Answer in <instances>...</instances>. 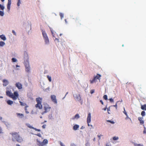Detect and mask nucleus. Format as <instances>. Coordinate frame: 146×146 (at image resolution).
<instances>
[{
    "label": "nucleus",
    "mask_w": 146,
    "mask_h": 146,
    "mask_svg": "<svg viewBox=\"0 0 146 146\" xmlns=\"http://www.w3.org/2000/svg\"><path fill=\"white\" fill-rule=\"evenodd\" d=\"M103 98L105 100H107L108 99L107 95H104L103 96Z\"/></svg>",
    "instance_id": "34"
},
{
    "label": "nucleus",
    "mask_w": 146,
    "mask_h": 146,
    "mask_svg": "<svg viewBox=\"0 0 146 146\" xmlns=\"http://www.w3.org/2000/svg\"><path fill=\"white\" fill-rule=\"evenodd\" d=\"M0 38L4 40H6V38L5 36L4 35H1L0 36Z\"/></svg>",
    "instance_id": "19"
},
{
    "label": "nucleus",
    "mask_w": 146,
    "mask_h": 146,
    "mask_svg": "<svg viewBox=\"0 0 146 146\" xmlns=\"http://www.w3.org/2000/svg\"><path fill=\"white\" fill-rule=\"evenodd\" d=\"M91 121V114L90 113H89L88 115V116L87 117V122L88 124V126H91L92 127V125H90L89 124V123Z\"/></svg>",
    "instance_id": "6"
},
{
    "label": "nucleus",
    "mask_w": 146,
    "mask_h": 146,
    "mask_svg": "<svg viewBox=\"0 0 146 146\" xmlns=\"http://www.w3.org/2000/svg\"><path fill=\"white\" fill-rule=\"evenodd\" d=\"M25 66L26 71L28 72H30V69L29 64H26L25 65Z\"/></svg>",
    "instance_id": "11"
},
{
    "label": "nucleus",
    "mask_w": 146,
    "mask_h": 146,
    "mask_svg": "<svg viewBox=\"0 0 146 146\" xmlns=\"http://www.w3.org/2000/svg\"><path fill=\"white\" fill-rule=\"evenodd\" d=\"M44 109L45 111L41 113L42 115H43L50 111L51 107L47 104H45L44 105Z\"/></svg>",
    "instance_id": "3"
},
{
    "label": "nucleus",
    "mask_w": 146,
    "mask_h": 146,
    "mask_svg": "<svg viewBox=\"0 0 146 146\" xmlns=\"http://www.w3.org/2000/svg\"><path fill=\"white\" fill-rule=\"evenodd\" d=\"M103 136V135H98V138H99V139H100V137H101V136Z\"/></svg>",
    "instance_id": "51"
},
{
    "label": "nucleus",
    "mask_w": 146,
    "mask_h": 146,
    "mask_svg": "<svg viewBox=\"0 0 146 146\" xmlns=\"http://www.w3.org/2000/svg\"><path fill=\"white\" fill-rule=\"evenodd\" d=\"M86 146H90V144L88 142H87V143H86Z\"/></svg>",
    "instance_id": "52"
},
{
    "label": "nucleus",
    "mask_w": 146,
    "mask_h": 146,
    "mask_svg": "<svg viewBox=\"0 0 146 146\" xmlns=\"http://www.w3.org/2000/svg\"><path fill=\"white\" fill-rule=\"evenodd\" d=\"M16 67H20V66H19V65H16Z\"/></svg>",
    "instance_id": "59"
},
{
    "label": "nucleus",
    "mask_w": 146,
    "mask_h": 146,
    "mask_svg": "<svg viewBox=\"0 0 146 146\" xmlns=\"http://www.w3.org/2000/svg\"><path fill=\"white\" fill-rule=\"evenodd\" d=\"M21 0H18L17 3V5L18 6H20V5L21 3L20 2Z\"/></svg>",
    "instance_id": "39"
},
{
    "label": "nucleus",
    "mask_w": 146,
    "mask_h": 146,
    "mask_svg": "<svg viewBox=\"0 0 146 146\" xmlns=\"http://www.w3.org/2000/svg\"><path fill=\"white\" fill-rule=\"evenodd\" d=\"M46 126V125H43L42 126V127L44 129L45 128Z\"/></svg>",
    "instance_id": "53"
},
{
    "label": "nucleus",
    "mask_w": 146,
    "mask_h": 146,
    "mask_svg": "<svg viewBox=\"0 0 146 146\" xmlns=\"http://www.w3.org/2000/svg\"><path fill=\"white\" fill-rule=\"evenodd\" d=\"M3 85L4 86H6L8 85L9 82L8 80L6 79H3L2 81Z\"/></svg>",
    "instance_id": "10"
},
{
    "label": "nucleus",
    "mask_w": 146,
    "mask_h": 146,
    "mask_svg": "<svg viewBox=\"0 0 146 146\" xmlns=\"http://www.w3.org/2000/svg\"><path fill=\"white\" fill-rule=\"evenodd\" d=\"M108 121V122H109L110 123H111L113 124L114 123V122L113 121H110V120H108L107 121Z\"/></svg>",
    "instance_id": "47"
},
{
    "label": "nucleus",
    "mask_w": 146,
    "mask_h": 146,
    "mask_svg": "<svg viewBox=\"0 0 146 146\" xmlns=\"http://www.w3.org/2000/svg\"><path fill=\"white\" fill-rule=\"evenodd\" d=\"M106 146H111V145L110 143H106Z\"/></svg>",
    "instance_id": "45"
},
{
    "label": "nucleus",
    "mask_w": 146,
    "mask_h": 146,
    "mask_svg": "<svg viewBox=\"0 0 146 146\" xmlns=\"http://www.w3.org/2000/svg\"><path fill=\"white\" fill-rule=\"evenodd\" d=\"M6 94L10 98H12L14 100H16L19 96V94L17 91L14 92L13 94L10 91L7 90L6 92Z\"/></svg>",
    "instance_id": "2"
},
{
    "label": "nucleus",
    "mask_w": 146,
    "mask_h": 146,
    "mask_svg": "<svg viewBox=\"0 0 146 146\" xmlns=\"http://www.w3.org/2000/svg\"><path fill=\"white\" fill-rule=\"evenodd\" d=\"M5 44V43L3 41H0V46H3Z\"/></svg>",
    "instance_id": "28"
},
{
    "label": "nucleus",
    "mask_w": 146,
    "mask_h": 146,
    "mask_svg": "<svg viewBox=\"0 0 146 146\" xmlns=\"http://www.w3.org/2000/svg\"><path fill=\"white\" fill-rule=\"evenodd\" d=\"M2 119V118L1 117H0V119Z\"/></svg>",
    "instance_id": "64"
},
{
    "label": "nucleus",
    "mask_w": 146,
    "mask_h": 146,
    "mask_svg": "<svg viewBox=\"0 0 146 146\" xmlns=\"http://www.w3.org/2000/svg\"><path fill=\"white\" fill-rule=\"evenodd\" d=\"M141 108L142 110L146 111V104H144L143 105H141Z\"/></svg>",
    "instance_id": "20"
},
{
    "label": "nucleus",
    "mask_w": 146,
    "mask_h": 146,
    "mask_svg": "<svg viewBox=\"0 0 146 146\" xmlns=\"http://www.w3.org/2000/svg\"><path fill=\"white\" fill-rule=\"evenodd\" d=\"M11 3H7V9H8L9 11L10 10V6H11Z\"/></svg>",
    "instance_id": "24"
},
{
    "label": "nucleus",
    "mask_w": 146,
    "mask_h": 146,
    "mask_svg": "<svg viewBox=\"0 0 146 146\" xmlns=\"http://www.w3.org/2000/svg\"><path fill=\"white\" fill-rule=\"evenodd\" d=\"M109 100L110 101V102H113V100L112 98H111Z\"/></svg>",
    "instance_id": "46"
},
{
    "label": "nucleus",
    "mask_w": 146,
    "mask_h": 146,
    "mask_svg": "<svg viewBox=\"0 0 146 146\" xmlns=\"http://www.w3.org/2000/svg\"><path fill=\"white\" fill-rule=\"evenodd\" d=\"M33 129L36 131H37L39 132L40 131V130L38 129H36L35 127Z\"/></svg>",
    "instance_id": "40"
},
{
    "label": "nucleus",
    "mask_w": 146,
    "mask_h": 146,
    "mask_svg": "<svg viewBox=\"0 0 146 146\" xmlns=\"http://www.w3.org/2000/svg\"><path fill=\"white\" fill-rule=\"evenodd\" d=\"M138 119L141 124H143L144 123V122L143 120V117H138Z\"/></svg>",
    "instance_id": "15"
},
{
    "label": "nucleus",
    "mask_w": 146,
    "mask_h": 146,
    "mask_svg": "<svg viewBox=\"0 0 146 146\" xmlns=\"http://www.w3.org/2000/svg\"><path fill=\"white\" fill-rule=\"evenodd\" d=\"M46 122V121H44V122L43 123H45V122Z\"/></svg>",
    "instance_id": "63"
},
{
    "label": "nucleus",
    "mask_w": 146,
    "mask_h": 146,
    "mask_svg": "<svg viewBox=\"0 0 146 146\" xmlns=\"http://www.w3.org/2000/svg\"><path fill=\"white\" fill-rule=\"evenodd\" d=\"M60 144L61 146H64L63 143L62 142H60Z\"/></svg>",
    "instance_id": "54"
},
{
    "label": "nucleus",
    "mask_w": 146,
    "mask_h": 146,
    "mask_svg": "<svg viewBox=\"0 0 146 146\" xmlns=\"http://www.w3.org/2000/svg\"><path fill=\"white\" fill-rule=\"evenodd\" d=\"M101 77L100 75L99 74H97L96 76H95L92 80H90V81L91 84H92L96 82V79H100V78Z\"/></svg>",
    "instance_id": "4"
},
{
    "label": "nucleus",
    "mask_w": 146,
    "mask_h": 146,
    "mask_svg": "<svg viewBox=\"0 0 146 146\" xmlns=\"http://www.w3.org/2000/svg\"><path fill=\"white\" fill-rule=\"evenodd\" d=\"M60 17L61 18V19H62L63 18V16H64L63 14V13H60Z\"/></svg>",
    "instance_id": "38"
},
{
    "label": "nucleus",
    "mask_w": 146,
    "mask_h": 146,
    "mask_svg": "<svg viewBox=\"0 0 146 146\" xmlns=\"http://www.w3.org/2000/svg\"><path fill=\"white\" fill-rule=\"evenodd\" d=\"M11 134L13 137L12 141H14L15 140L17 142L19 143H21L23 141V138L18 133L16 132H14L11 133Z\"/></svg>",
    "instance_id": "1"
},
{
    "label": "nucleus",
    "mask_w": 146,
    "mask_h": 146,
    "mask_svg": "<svg viewBox=\"0 0 146 146\" xmlns=\"http://www.w3.org/2000/svg\"><path fill=\"white\" fill-rule=\"evenodd\" d=\"M101 77L100 75L99 74H97L96 76H95L92 80H90V81L91 84H92L96 82V79H100V78Z\"/></svg>",
    "instance_id": "5"
},
{
    "label": "nucleus",
    "mask_w": 146,
    "mask_h": 146,
    "mask_svg": "<svg viewBox=\"0 0 146 146\" xmlns=\"http://www.w3.org/2000/svg\"><path fill=\"white\" fill-rule=\"evenodd\" d=\"M42 99L40 97H38L36 98V101L37 103H42Z\"/></svg>",
    "instance_id": "13"
},
{
    "label": "nucleus",
    "mask_w": 146,
    "mask_h": 146,
    "mask_svg": "<svg viewBox=\"0 0 146 146\" xmlns=\"http://www.w3.org/2000/svg\"><path fill=\"white\" fill-rule=\"evenodd\" d=\"M46 44H48L49 42V40L48 37L44 38Z\"/></svg>",
    "instance_id": "17"
},
{
    "label": "nucleus",
    "mask_w": 146,
    "mask_h": 146,
    "mask_svg": "<svg viewBox=\"0 0 146 146\" xmlns=\"http://www.w3.org/2000/svg\"><path fill=\"white\" fill-rule=\"evenodd\" d=\"M4 14V13L3 11H0V15L3 16Z\"/></svg>",
    "instance_id": "37"
},
{
    "label": "nucleus",
    "mask_w": 146,
    "mask_h": 146,
    "mask_svg": "<svg viewBox=\"0 0 146 146\" xmlns=\"http://www.w3.org/2000/svg\"><path fill=\"white\" fill-rule=\"evenodd\" d=\"M0 8L2 10H3L4 9V6L1 4H0Z\"/></svg>",
    "instance_id": "32"
},
{
    "label": "nucleus",
    "mask_w": 146,
    "mask_h": 146,
    "mask_svg": "<svg viewBox=\"0 0 146 146\" xmlns=\"http://www.w3.org/2000/svg\"><path fill=\"white\" fill-rule=\"evenodd\" d=\"M47 78H48L49 82H50L51 81V77L49 76H47Z\"/></svg>",
    "instance_id": "35"
},
{
    "label": "nucleus",
    "mask_w": 146,
    "mask_h": 146,
    "mask_svg": "<svg viewBox=\"0 0 146 146\" xmlns=\"http://www.w3.org/2000/svg\"><path fill=\"white\" fill-rule=\"evenodd\" d=\"M38 145L39 146H43L44 145V144H43L42 142H41L40 141L38 142Z\"/></svg>",
    "instance_id": "27"
},
{
    "label": "nucleus",
    "mask_w": 146,
    "mask_h": 146,
    "mask_svg": "<svg viewBox=\"0 0 146 146\" xmlns=\"http://www.w3.org/2000/svg\"><path fill=\"white\" fill-rule=\"evenodd\" d=\"M42 142H43V144H44V145H46V144H47L48 143V140L47 139H44V140H43V141H42Z\"/></svg>",
    "instance_id": "23"
},
{
    "label": "nucleus",
    "mask_w": 146,
    "mask_h": 146,
    "mask_svg": "<svg viewBox=\"0 0 146 146\" xmlns=\"http://www.w3.org/2000/svg\"><path fill=\"white\" fill-rule=\"evenodd\" d=\"M35 107L39 109H41L42 108V106L41 103H37V104L35 105Z\"/></svg>",
    "instance_id": "12"
},
{
    "label": "nucleus",
    "mask_w": 146,
    "mask_h": 146,
    "mask_svg": "<svg viewBox=\"0 0 146 146\" xmlns=\"http://www.w3.org/2000/svg\"><path fill=\"white\" fill-rule=\"evenodd\" d=\"M143 133L144 134H146V129L145 127H144V130L143 131Z\"/></svg>",
    "instance_id": "42"
},
{
    "label": "nucleus",
    "mask_w": 146,
    "mask_h": 146,
    "mask_svg": "<svg viewBox=\"0 0 146 146\" xmlns=\"http://www.w3.org/2000/svg\"><path fill=\"white\" fill-rule=\"evenodd\" d=\"M94 92V90H92L90 91V93L91 94H92Z\"/></svg>",
    "instance_id": "44"
},
{
    "label": "nucleus",
    "mask_w": 146,
    "mask_h": 146,
    "mask_svg": "<svg viewBox=\"0 0 146 146\" xmlns=\"http://www.w3.org/2000/svg\"><path fill=\"white\" fill-rule=\"evenodd\" d=\"M75 22L77 26H80L82 25V22L78 18L75 19Z\"/></svg>",
    "instance_id": "7"
},
{
    "label": "nucleus",
    "mask_w": 146,
    "mask_h": 146,
    "mask_svg": "<svg viewBox=\"0 0 146 146\" xmlns=\"http://www.w3.org/2000/svg\"><path fill=\"white\" fill-rule=\"evenodd\" d=\"M19 102L20 104L22 106H25L26 105H27L26 104L23 103V102L21 101H19Z\"/></svg>",
    "instance_id": "29"
},
{
    "label": "nucleus",
    "mask_w": 146,
    "mask_h": 146,
    "mask_svg": "<svg viewBox=\"0 0 146 146\" xmlns=\"http://www.w3.org/2000/svg\"><path fill=\"white\" fill-rule=\"evenodd\" d=\"M100 102L102 104V105H103L104 104L103 102V101L102 100H100Z\"/></svg>",
    "instance_id": "55"
},
{
    "label": "nucleus",
    "mask_w": 146,
    "mask_h": 146,
    "mask_svg": "<svg viewBox=\"0 0 146 146\" xmlns=\"http://www.w3.org/2000/svg\"><path fill=\"white\" fill-rule=\"evenodd\" d=\"M42 33L44 38L48 37L45 31H42Z\"/></svg>",
    "instance_id": "14"
},
{
    "label": "nucleus",
    "mask_w": 146,
    "mask_h": 146,
    "mask_svg": "<svg viewBox=\"0 0 146 146\" xmlns=\"http://www.w3.org/2000/svg\"><path fill=\"white\" fill-rule=\"evenodd\" d=\"M51 98L52 101L55 104L57 103V101L56 99V97L55 95H52L51 96Z\"/></svg>",
    "instance_id": "8"
},
{
    "label": "nucleus",
    "mask_w": 146,
    "mask_h": 146,
    "mask_svg": "<svg viewBox=\"0 0 146 146\" xmlns=\"http://www.w3.org/2000/svg\"><path fill=\"white\" fill-rule=\"evenodd\" d=\"M123 113H124V114L127 116H128L127 114V113L125 111V109L124 108V111H123Z\"/></svg>",
    "instance_id": "48"
},
{
    "label": "nucleus",
    "mask_w": 146,
    "mask_h": 146,
    "mask_svg": "<svg viewBox=\"0 0 146 146\" xmlns=\"http://www.w3.org/2000/svg\"><path fill=\"white\" fill-rule=\"evenodd\" d=\"M26 125L29 128H30L33 129L34 127L32 126L30 124H27Z\"/></svg>",
    "instance_id": "26"
},
{
    "label": "nucleus",
    "mask_w": 146,
    "mask_h": 146,
    "mask_svg": "<svg viewBox=\"0 0 146 146\" xmlns=\"http://www.w3.org/2000/svg\"><path fill=\"white\" fill-rule=\"evenodd\" d=\"M35 135L38 136L39 137H42L40 133L35 134Z\"/></svg>",
    "instance_id": "41"
},
{
    "label": "nucleus",
    "mask_w": 146,
    "mask_h": 146,
    "mask_svg": "<svg viewBox=\"0 0 146 146\" xmlns=\"http://www.w3.org/2000/svg\"><path fill=\"white\" fill-rule=\"evenodd\" d=\"M118 102H117V103H116L114 105H113V106L115 107L117 109V103Z\"/></svg>",
    "instance_id": "50"
},
{
    "label": "nucleus",
    "mask_w": 146,
    "mask_h": 146,
    "mask_svg": "<svg viewBox=\"0 0 146 146\" xmlns=\"http://www.w3.org/2000/svg\"><path fill=\"white\" fill-rule=\"evenodd\" d=\"M16 145V146H21L20 145H19V144H17Z\"/></svg>",
    "instance_id": "62"
},
{
    "label": "nucleus",
    "mask_w": 146,
    "mask_h": 146,
    "mask_svg": "<svg viewBox=\"0 0 146 146\" xmlns=\"http://www.w3.org/2000/svg\"><path fill=\"white\" fill-rule=\"evenodd\" d=\"M145 115V113L144 111H143L141 112V115L142 116H144Z\"/></svg>",
    "instance_id": "30"
},
{
    "label": "nucleus",
    "mask_w": 146,
    "mask_h": 146,
    "mask_svg": "<svg viewBox=\"0 0 146 146\" xmlns=\"http://www.w3.org/2000/svg\"><path fill=\"white\" fill-rule=\"evenodd\" d=\"M55 40H57V41H58V39L57 38H55Z\"/></svg>",
    "instance_id": "61"
},
{
    "label": "nucleus",
    "mask_w": 146,
    "mask_h": 146,
    "mask_svg": "<svg viewBox=\"0 0 146 146\" xmlns=\"http://www.w3.org/2000/svg\"><path fill=\"white\" fill-rule=\"evenodd\" d=\"M79 125H75L73 127V129L74 130H76L79 128Z\"/></svg>",
    "instance_id": "16"
},
{
    "label": "nucleus",
    "mask_w": 146,
    "mask_h": 146,
    "mask_svg": "<svg viewBox=\"0 0 146 146\" xmlns=\"http://www.w3.org/2000/svg\"><path fill=\"white\" fill-rule=\"evenodd\" d=\"M107 109V107H106V108H105L104 109V110L105 111H106V109Z\"/></svg>",
    "instance_id": "60"
},
{
    "label": "nucleus",
    "mask_w": 146,
    "mask_h": 146,
    "mask_svg": "<svg viewBox=\"0 0 146 146\" xmlns=\"http://www.w3.org/2000/svg\"><path fill=\"white\" fill-rule=\"evenodd\" d=\"M134 144L135 146H143V145L141 144H137L134 143Z\"/></svg>",
    "instance_id": "36"
},
{
    "label": "nucleus",
    "mask_w": 146,
    "mask_h": 146,
    "mask_svg": "<svg viewBox=\"0 0 146 146\" xmlns=\"http://www.w3.org/2000/svg\"><path fill=\"white\" fill-rule=\"evenodd\" d=\"M3 133V130L1 127H0V133Z\"/></svg>",
    "instance_id": "43"
},
{
    "label": "nucleus",
    "mask_w": 146,
    "mask_h": 146,
    "mask_svg": "<svg viewBox=\"0 0 146 146\" xmlns=\"http://www.w3.org/2000/svg\"><path fill=\"white\" fill-rule=\"evenodd\" d=\"M107 109V111H110V108H108Z\"/></svg>",
    "instance_id": "58"
},
{
    "label": "nucleus",
    "mask_w": 146,
    "mask_h": 146,
    "mask_svg": "<svg viewBox=\"0 0 146 146\" xmlns=\"http://www.w3.org/2000/svg\"><path fill=\"white\" fill-rule=\"evenodd\" d=\"M12 60L13 62H15L17 61V60L14 58H13L12 59Z\"/></svg>",
    "instance_id": "31"
},
{
    "label": "nucleus",
    "mask_w": 146,
    "mask_h": 146,
    "mask_svg": "<svg viewBox=\"0 0 146 146\" xmlns=\"http://www.w3.org/2000/svg\"><path fill=\"white\" fill-rule=\"evenodd\" d=\"M29 106L28 105H26V106L25 107V110L26 113L27 114L29 113V112L27 111V108Z\"/></svg>",
    "instance_id": "25"
},
{
    "label": "nucleus",
    "mask_w": 146,
    "mask_h": 146,
    "mask_svg": "<svg viewBox=\"0 0 146 146\" xmlns=\"http://www.w3.org/2000/svg\"><path fill=\"white\" fill-rule=\"evenodd\" d=\"M15 85L19 90L23 88L22 84L19 82H17L15 84Z\"/></svg>",
    "instance_id": "9"
},
{
    "label": "nucleus",
    "mask_w": 146,
    "mask_h": 146,
    "mask_svg": "<svg viewBox=\"0 0 146 146\" xmlns=\"http://www.w3.org/2000/svg\"><path fill=\"white\" fill-rule=\"evenodd\" d=\"M17 116H19V117L20 118H22L24 117V115L22 113H17Z\"/></svg>",
    "instance_id": "18"
},
{
    "label": "nucleus",
    "mask_w": 146,
    "mask_h": 146,
    "mask_svg": "<svg viewBox=\"0 0 146 146\" xmlns=\"http://www.w3.org/2000/svg\"><path fill=\"white\" fill-rule=\"evenodd\" d=\"M11 0H8V3H11Z\"/></svg>",
    "instance_id": "57"
},
{
    "label": "nucleus",
    "mask_w": 146,
    "mask_h": 146,
    "mask_svg": "<svg viewBox=\"0 0 146 146\" xmlns=\"http://www.w3.org/2000/svg\"><path fill=\"white\" fill-rule=\"evenodd\" d=\"M7 104L9 105H11L13 103V101L10 100H7Z\"/></svg>",
    "instance_id": "22"
},
{
    "label": "nucleus",
    "mask_w": 146,
    "mask_h": 146,
    "mask_svg": "<svg viewBox=\"0 0 146 146\" xmlns=\"http://www.w3.org/2000/svg\"><path fill=\"white\" fill-rule=\"evenodd\" d=\"M5 124L6 125H9V123L7 122H6L5 123Z\"/></svg>",
    "instance_id": "56"
},
{
    "label": "nucleus",
    "mask_w": 146,
    "mask_h": 146,
    "mask_svg": "<svg viewBox=\"0 0 146 146\" xmlns=\"http://www.w3.org/2000/svg\"><path fill=\"white\" fill-rule=\"evenodd\" d=\"M113 139L114 140H118L119 139L118 137H114L113 138Z\"/></svg>",
    "instance_id": "33"
},
{
    "label": "nucleus",
    "mask_w": 146,
    "mask_h": 146,
    "mask_svg": "<svg viewBox=\"0 0 146 146\" xmlns=\"http://www.w3.org/2000/svg\"><path fill=\"white\" fill-rule=\"evenodd\" d=\"M79 117H80V116H79V114H76L74 116V117H73L72 118V119H78L79 118Z\"/></svg>",
    "instance_id": "21"
},
{
    "label": "nucleus",
    "mask_w": 146,
    "mask_h": 146,
    "mask_svg": "<svg viewBox=\"0 0 146 146\" xmlns=\"http://www.w3.org/2000/svg\"><path fill=\"white\" fill-rule=\"evenodd\" d=\"M12 32V33H13V34L14 35H16V33H15V31L14 30H13Z\"/></svg>",
    "instance_id": "49"
}]
</instances>
